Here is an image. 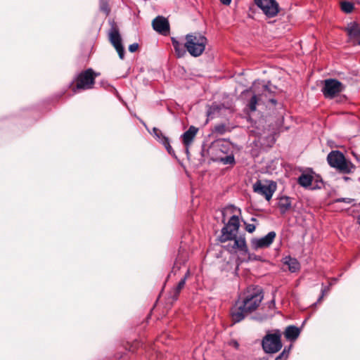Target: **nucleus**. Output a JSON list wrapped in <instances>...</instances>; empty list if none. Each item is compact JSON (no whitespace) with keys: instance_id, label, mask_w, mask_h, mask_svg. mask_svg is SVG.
<instances>
[{"instance_id":"1","label":"nucleus","mask_w":360,"mask_h":360,"mask_svg":"<svg viewBox=\"0 0 360 360\" xmlns=\"http://www.w3.org/2000/svg\"><path fill=\"white\" fill-rule=\"evenodd\" d=\"M239 227L240 221L238 217L233 215L221 231L219 236V241L221 243H225L229 240L232 241L224 245V248L231 254L240 252L241 255H243V253H248L245 234L243 233L237 236Z\"/></svg>"},{"instance_id":"2","label":"nucleus","mask_w":360,"mask_h":360,"mask_svg":"<svg viewBox=\"0 0 360 360\" xmlns=\"http://www.w3.org/2000/svg\"><path fill=\"white\" fill-rule=\"evenodd\" d=\"M264 298L262 289H255L248 292L241 300H238L231 307V316L234 323L243 320L250 313L255 311Z\"/></svg>"},{"instance_id":"3","label":"nucleus","mask_w":360,"mask_h":360,"mask_svg":"<svg viewBox=\"0 0 360 360\" xmlns=\"http://www.w3.org/2000/svg\"><path fill=\"white\" fill-rule=\"evenodd\" d=\"M186 47L189 54L198 57L202 54L207 43V38L200 33H191L185 36Z\"/></svg>"},{"instance_id":"4","label":"nucleus","mask_w":360,"mask_h":360,"mask_svg":"<svg viewBox=\"0 0 360 360\" xmlns=\"http://www.w3.org/2000/svg\"><path fill=\"white\" fill-rule=\"evenodd\" d=\"M329 165L343 174L351 173L354 169V165L346 160L344 155L338 151L330 152L327 158Z\"/></svg>"},{"instance_id":"5","label":"nucleus","mask_w":360,"mask_h":360,"mask_svg":"<svg viewBox=\"0 0 360 360\" xmlns=\"http://www.w3.org/2000/svg\"><path fill=\"white\" fill-rule=\"evenodd\" d=\"M281 333L274 330L273 333H267L262 341V349L266 354H274L282 348Z\"/></svg>"},{"instance_id":"6","label":"nucleus","mask_w":360,"mask_h":360,"mask_svg":"<svg viewBox=\"0 0 360 360\" xmlns=\"http://www.w3.org/2000/svg\"><path fill=\"white\" fill-rule=\"evenodd\" d=\"M96 76V75L91 68H89L78 74L70 84L72 85L75 82H77L76 86L72 88L73 92L76 93L79 90L92 89Z\"/></svg>"},{"instance_id":"7","label":"nucleus","mask_w":360,"mask_h":360,"mask_svg":"<svg viewBox=\"0 0 360 360\" xmlns=\"http://www.w3.org/2000/svg\"><path fill=\"white\" fill-rule=\"evenodd\" d=\"M276 190V184L274 181H269L267 184H263L258 180L253 184V191L259 194L269 201Z\"/></svg>"},{"instance_id":"8","label":"nucleus","mask_w":360,"mask_h":360,"mask_svg":"<svg viewBox=\"0 0 360 360\" xmlns=\"http://www.w3.org/2000/svg\"><path fill=\"white\" fill-rule=\"evenodd\" d=\"M255 4L269 18L275 17L279 12V6L276 0H255Z\"/></svg>"},{"instance_id":"9","label":"nucleus","mask_w":360,"mask_h":360,"mask_svg":"<svg viewBox=\"0 0 360 360\" xmlns=\"http://www.w3.org/2000/svg\"><path fill=\"white\" fill-rule=\"evenodd\" d=\"M343 84L336 79H327L323 92L326 98H333L344 90Z\"/></svg>"},{"instance_id":"10","label":"nucleus","mask_w":360,"mask_h":360,"mask_svg":"<svg viewBox=\"0 0 360 360\" xmlns=\"http://www.w3.org/2000/svg\"><path fill=\"white\" fill-rule=\"evenodd\" d=\"M276 91V86L273 85L270 82L266 84H262L261 89L256 87V91L259 93V97L265 99V104L268 102L276 105L277 101L274 98V94Z\"/></svg>"},{"instance_id":"11","label":"nucleus","mask_w":360,"mask_h":360,"mask_svg":"<svg viewBox=\"0 0 360 360\" xmlns=\"http://www.w3.org/2000/svg\"><path fill=\"white\" fill-rule=\"evenodd\" d=\"M276 233L275 231H270L266 236L262 238H254L251 240V245L252 249L257 250L258 249L269 248L274 242Z\"/></svg>"},{"instance_id":"12","label":"nucleus","mask_w":360,"mask_h":360,"mask_svg":"<svg viewBox=\"0 0 360 360\" xmlns=\"http://www.w3.org/2000/svg\"><path fill=\"white\" fill-rule=\"evenodd\" d=\"M153 29L162 35H167L169 32V24L168 20L162 17L158 16L153 20Z\"/></svg>"},{"instance_id":"13","label":"nucleus","mask_w":360,"mask_h":360,"mask_svg":"<svg viewBox=\"0 0 360 360\" xmlns=\"http://www.w3.org/2000/svg\"><path fill=\"white\" fill-rule=\"evenodd\" d=\"M248 93L252 91L253 94L251 98L248 101L246 107L250 112H255L257 110V105L265 104V99L259 97V93L256 91V86H255L252 89L247 90Z\"/></svg>"},{"instance_id":"14","label":"nucleus","mask_w":360,"mask_h":360,"mask_svg":"<svg viewBox=\"0 0 360 360\" xmlns=\"http://www.w3.org/2000/svg\"><path fill=\"white\" fill-rule=\"evenodd\" d=\"M349 40L354 44L360 45V25L356 22H352L346 28Z\"/></svg>"},{"instance_id":"15","label":"nucleus","mask_w":360,"mask_h":360,"mask_svg":"<svg viewBox=\"0 0 360 360\" xmlns=\"http://www.w3.org/2000/svg\"><path fill=\"white\" fill-rule=\"evenodd\" d=\"M198 131V128L191 126L187 131H186L182 135V142L186 148V153H188V148L193 141L195 136Z\"/></svg>"},{"instance_id":"16","label":"nucleus","mask_w":360,"mask_h":360,"mask_svg":"<svg viewBox=\"0 0 360 360\" xmlns=\"http://www.w3.org/2000/svg\"><path fill=\"white\" fill-rule=\"evenodd\" d=\"M109 40L115 47L122 44V39L119 32V29L114 22H111V27L108 32Z\"/></svg>"},{"instance_id":"17","label":"nucleus","mask_w":360,"mask_h":360,"mask_svg":"<svg viewBox=\"0 0 360 360\" xmlns=\"http://www.w3.org/2000/svg\"><path fill=\"white\" fill-rule=\"evenodd\" d=\"M172 46L178 58L184 57L186 53V42L179 41L176 38L172 37Z\"/></svg>"},{"instance_id":"18","label":"nucleus","mask_w":360,"mask_h":360,"mask_svg":"<svg viewBox=\"0 0 360 360\" xmlns=\"http://www.w3.org/2000/svg\"><path fill=\"white\" fill-rule=\"evenodd\" d=\"M300 334V328L295 326H288L284 331L285 338L290 341L295 340Z\"/></svg>"},{"instance_id":"19","label":"nucleus","mask_w":360,"mask_h":360,"mask_svg":"<svg viewBox=\"0 0 360 360\" xmlns=\"http://www.w3.org/2000/svg\"><path fill=\"white\" fill-rule=\"evenodd\" d=\"M283 264L288 266V270L295 273L300 268V264L297 259L292 258L290 256H286L283 258Z\"/></svg>"},{"instance_id":"20","label":"nucleus","mask_w":360,"mask_h":360,"mask_svg":"<svg viewBox=\"0 0 360 360\" xmlns=\"http://www.w3.org/2000/svg\"><path fill=\"white\" fill-rule=\"evenodd\" d=\"M278 208L281 214H285L291 208V200L288 196L280 198L278 203Z\"/></svg>"},{"instance_id":"21","label":"nucleus","mask_w":360,"mask_h":360,"mask_svg":"<svg viewBox=\"0 0 360 360\" xmlns=\"http://www.w3.org/2000/svg\"><path fill=\"white\" fill-rule=\"evenodd\" d=\"M186 284V278H181L176 286L174 288V289L170 292V297L173 301H176L178 299V297L181 291V290L184 288Z\"/></svg>"},{"instance_id":"22","label":"nucleus","mask_w":360,"mask_h":360,"mask_svg":"<svg viewBox=\"0 0 360 360\" xmlns=\"http://www.w3.org/2000/svg\"><path fill=\"white\" fill-rule=\"evenodd\" d=\"M312 180L313 177L311 175L307 174H302L299 176L297 182L301 186L308 188L311 185Z\"/></svg>"},{"instance_id":"23","label":"nucleus","mask_w":360,"mask_h":360,"mask_svg":"<svg viewBox=\"0 0 360 360\" xmlns=\"http://www.w3.org/2000/svg\"><path fill=\"white\" fill-rule=\"evenodd\" d=\"M220 110L221 106L218 104L213 103L210 106H209L207 109V117L210 119H212L214 117L215 114L219 113Z\"/></svg>"},{"instance_id":"24","label":"nucleus","mask_w":360,"mask_h":360,"mask_svg":"<svg viewBox=\"0 0 360 360\" xmlns=\"http://www.w3.org/2000/svg\"><path fill=\"white\" fill-rule=\"evenodd\" d=\"M152 131L151 134L162 144L165 142V139H168V137L165 136L157 127H153Z\"/></svg>"},{"instance_id":"25","label":"nucleus","mask_w":360,"mask_h":360,"mask_svg":"<svg viewBox=\"0 0 360 360\" xmlns=\"http://www.w3.org/2000/svg\"><path fill=\"white\" fill-rule=\"evenodd\" d=\"M213 131L217 134L223 135L226 131V126L225 124H216Z\"/></svg>"},{"instance_id":"26","label":"nucleus","mask_w":360,"mask_h":360,"mask_svg":"<svg viewBox=\"0 0 360 360\" xmlns=\"http://www.w3.org/2000/svg\"><path fill=\"white\" fill-rule=\"evenodd\" d=\"M354 8V6L352 3L350 2H348V1H344L341 4V9L347 13H349L352 11Z\"/></svg>"},{"instance_id":"27","label":"nucleus","mask_w":360,"mask_h":360,"mask_svg":"<svg viewBox=\"0 0 360 360\" xmlns=\"http://www.w3.org/2000/svg\"><path fill=\"white\" fill-rule=\"evenodd\" d=\"M221 162L224 165H233L235 163V158L233 155H230L224 158H221Z\"/></svg>"},{"instance_id":"28","label":"nucleus","mask_w":360,"mask_h":360,"mask_svg":"<svg viewBox=\"0 0 360 360\" xmlns=\"http://www.w3.org/2000/svg\"><path fill=\"white\" fill-rule=\"evenodd\" d=\"M162 145L165 147L167 151L169 154H170L172 156L176 157L174 150L172 148L169 139H165V142L162 143Z\"/></svg>"},{"instance_id":"29","label":"nucleus","mask_w":360,"mask_h":360,"mask_svg":"<svg viewBox=\"0 0 360 360\" xmlns=\"http://www.w3.org/2000/svg\"><path fill=\"white\" fill-rule=\"evenodd\" d=\"M115 49H116L118 55H119V57L120 59H124V49L122 46V44H120V45H118V46H115Z\"/></svg>"},{"instance_id":"30","label":"nucleus","mask_w":360,"mask_h":360,"mask_svg":"<svg viewBox=\"0 0 360 360\" xmlns=\"http://www.w3.org/2000/svg\"><path fill=\"white\" fill-rule=\"evenodd\" d=\"M243 255H248L247 262L261 260V257L259 256H257L255 254L250 253L249 252H248V253H243Z\"/></svg>"},{"instance_id":"31","label":"nucleus","mask_w":360,"mask_h":360,"mask_svg":"<svg viewBox=\"0 0 360 360\" xmlns=\"http://www.w3.org/2000/svg\"><path fill=\"white\" fill-rule=\"evenodd\" d=\"M354 201L353 199L349 198H340L334 200L335 202H345L347 204H350Z\"/></svg>"},{"instance_id":"32","label":"nucleus","mask_w":360,"mask_h":360,"mask_svg":"<svg viewBox=\"0 0 360 360\" xmlns=\"http://www.w3.org/2000/svg\"><path fill=\"white\" fill-rule=\"evenodd\" d=\"M245 230L248 233H252L255 231V229H256L255 225H254L252 224H247V223H245Z\"/></svg>"},{"instance_id":"33","label":"nucleus","mask_w":360,"mask_h":360,"mask_svg":"<svg viewBox=\"0 0 360 360\" xmlns=\"http://www.w3.org/2000/svg\"><path fill=\"white\" fill-rule=\"evenodd\" d=\"M139 48V44L137 43H134L130 44L129 46V51L131 53L135 52Z\"/></svg>"},{"instance_id":"34","label":"nucleus","mask_w":360,"mask_h":360,"mask_svg":"<svg viewBox=\"0 0 360 360\" xmlns=\"http://www.w3.org/2000/svg\"><path fill=\"white\" fill-rule=\"evenodd\" d=\"M288 354H285V352H282L275 360H287Z\"/></svg>"},{"instance_id":"35","label":"nucleus","mask_w":360,"mask_h":360,"mask_svg":"<svg viewBox=\"0 0 360 360\" xmlns=\"http://www.w3.org/2000/svg\"><path fill=\"white\" fill-rule=\"evenodd\" d=\"M328 291H329V286L324 287L321 290V296L319 297V301H320L323 298V297L328 292Z\"/></svg>"},{"instance_id":"36","label":"nucleus","mask_w":360,"mask_h":360,"mask_svg":"<svg viewBox=\"0 0 360 360\" xmlns=\"http://www.w3.org/2000/svg\"><path fill=\"white\" fill-rule=\"evenodd\" d=\"M229 345L234 347L236 349H238L239 347V343L235 340H232L229 342Z\"/></svg>"},{"instance_id":"37","label":"nucleus","mask_w":360,"mask_h":360,"mask_svg":"<svg viewBox=\"0 0 360 360\" xmlns=\"http://www.w3.org/2000/svg\"><path fill=\"white\" fill-rule=\"evenodd\" d=\"M321 178V176L319 175H317L316 174V188H321V185H319V184H322L323 182L321 181V179L319 181V179Z\"/></svg>"},{"instance_id":"38","label":"nucleus","mask_w":360,"mask_h":360,"mask_svg":"<svg viewBox=\"0 0 360 360\" xmlns=\"http://www.w3.org/2000/svg\"><path fill=\"white\" fill-rule=\"evenodd\" d=\"M275 307V300L273 299L269 302V308L274 309Z\"/></svg>"},{"instance_id":"39","label":"nucleus","mask_w":360,"mask_h":360,"mask_svg":"<svg viewBox=\"0 0 360 360\" xmlns=\"http://www.w3.org/2000/svg\"><path fill=\"white\" fill-rule=\"evenodd\" d=\"M220 1L224 5H229L231 2V0H220Z\"/></svg>"},{"instance_id":"40","label":"nucleus","mask_w":360,"mask_h":360,"mask_svg":"<svg viewBox=\"0 0 360 360\" xmlns=\"http://www.w3.org/2000/svg\"><path fill=\"white\" fill-rule=\"evenodd\" d=\"M189 276H190V271H189V269H188L186 273L185 274V275L184 276V277L182 278H186V281L187 278L189 277Z\"/></svg>"},{"instance_id":"41","label":"nucleus","mask_w":360,"mask_h":360,"mask_svg":"<svg viewBox=\"0 0 360 360\" xmlns=\"http://www.w3.org/2000/svg\"><path fill=\"white\" fill-rule=\"evenodd\" d=\"M101 9L106 13V14H108L109 10L107 8V6H103L101 7Z\"/></svg>"},{"instance_id":"42","label":"nucleus","mask_w":360,"mask_h":360,"mask_svg":"<svg viewBox=\"0 0 360 360\" xmlns=\"http://www.w3.org/2000/svg\"><path fill=\"white\" fill-rule=\"evenodd\" d=\"M353 155L354 156L357 162L360 164V155H358L355 153H353Z\"/></svg>"},{"instance_id":"43","label":"nucleus","mask_w":360,"mask_h":360,"mask_svg":"<svg viewBox=\"0 0 360 360\" xmlns=\"http://www.w3.org/2000/svg\"><path fill=\"white\" fill-rule=\"evenodd\" d=\"M289 351H290V347L287 349L286 348H285L283 352H285V354H289Z\"/></svg>"},{"instance_id":"44","label":"nucleus","mask_w":360,"mask_h":360,"mask_svg":"<svg viewBox=\"0 0 360 360\" xmlns=\"http://www.w3.org/2000/svg\"><path fill=\"white\" fill-rule=\"evenodd\" d=\"M251 221H256V219L255 217H252V218H251Z\"/></svg>"},{"instance_id":"45","label":"nucleus","mask_w":360,"mask_h":360,"mask_svg":"<svg viewBox=\"0 0 360 360\" xmlns=\"http://www.w3.org/2000/svg\"><path fill=\"white\" fill-rule=\"evenodd\" d=\"M358 221H359V224H360V216H359V219H358Z\"/></svg>"}]
</instances>
